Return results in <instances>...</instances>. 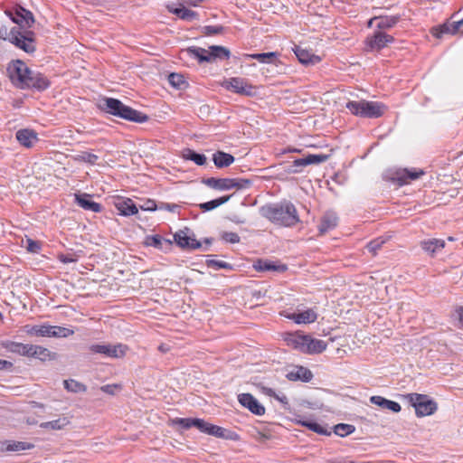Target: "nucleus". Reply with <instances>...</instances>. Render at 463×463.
Returning a JSON list of instances; mask_svg holds the SVG:
<instances>
[{
    "instance_id": "1",
    "label": "nucleus",
    "mask_w": 463,
    "mask_h": 463,
    "mask_svg": "<svg viewBox=\"0 0 463 463\" xmlns=\"http://www.w3.org/2000/svg\"><path fill=\"white\" fill-rule=\"evenodd\" d=\"M260 213L262 217L281 226L290 227L300 222L295 205L289 201L265 204Z\"/></svg>"
},
{
    "instance_id": "2",
    "label": "nucleus",
    "mask_w": 463,
    "mask_h": 463,
    "mask_svg": "<svg viewBox=\"0 0 463 463\" xmlns=\"http://www.w3.org/2000/svg\"><path fill=\"white\" fill-rule=\"evenodd\" d=\"M99 107L106 113L126 120L143 123L148 119V117L146 114L133 109L132 108L123 104L119 99L114 98L103 99Z\"/></svg>"
},
{
    "instance_id": "3",
    "label": "nucleus",
    "mask_w": 463,
    "mask_h": 463,
    "mask_svg": "<svg viewBox=\"0 0 463 463\" xmlns=\"http://www.w3.org/2000/svg\"><path fill=\"white\" fill-rule=\"evenodd\" d=\"M346 108L355 116L369 118H376L383 116L386 109L381 102L367 100L349 101L346 104Z\"/></svg>"
},
{
    "instance_id": "4",
    "label": "nucleus",
    "mask_w": 463,
    "mask_h": 463,
    "mask_svg": "<svg viewBox=\"0 0 463 463\" xmlns=\"http://www.w3.org/2000/svg\"><path fill=\"white\" fill-rule=\"evenodd\" d=\"M186 52L191 56L196 58L199 62H212L216 59L228 60L231 56L229 49L219 45H212L209 47V50L193 46L189 47Z\"/></svg>"
},
{
    "instance_id": "5",
    "label": "nucleus",
    "mask_w": 463,
    "mask_h": 463,
    "mask_svg": "<svg viewBox=\"0 0 463 463\" xmlns=\"http://www.w3.org/2000/svg\"><path fill=\"white\" fill-rule=\"evenodd\" d=\"M203 183L207 186L221 190L226 191L231 189L242 190L249 188L252 181L250 179L246 178H214L210 177L203 180Z\"/></svg>"
},
{
    "instance_id": "6",
    "label": "nucleus",
    "mask_w": 463,
    "mask_h": 463,
    "mask_svg": "<svg viewBox=\"0 0 463 463\" xmlns=\"http://www.w3.org/2000/svg\"><path fill=\"white\" fill-rule=\"evenodd\" d=\"M406 398L414 407L418 417L429 416L437 411V403L425 394L409 393Z\"/></svg>"
},
{
    "instance_id": "7",
    "label": "nucleus",
    "mask_w": 463,
    "mask_h": 463,
    "mask_svg": "<svg viewBox=\"0 0 463 463\" xmlns=\"http://www.w3.org/2000/svg\"><path fill=\"white\" fill-rule=\"evenodd\" d=\"M30 71L26 64L20 60L11 62L7 68L11 81L20 89L24 87V82L27 80Z\"/></svg>"
},
{
    "instance_id": "8",
    "label": "nucleus",
    "mask_w": 463,
    "mask_h": 463,
    "mask_svg": "<svg viewBox=\"0 0 463 463\" xmlns=\"http://www.w3.org/2000/svg\"><path fill=\"white\" fill-rule=\"evenodd\" d=\"M222 87L237 94L251 97L255 94V87L247 80L239 77L230 78L222 82Z\"/></svg>"
},
{
    "instance_id": "9",
    "label": "nucleus",
    "mask_w": 463,
    "mask_h": 463,
    "mask_svg": "<svg viewBox=\"0 0 463 463\" xmlns=\"http://www.w3.org/2000/svg\"><path fill=\"white\" fill-rule=\"evenodd\" d=\"M32 34V32H29L26 34H22L16 28H13L10 31L8 40L25 52L32 53L35 51L33 39L31 36Z\"/></svg>"
},
{
    "instance_id": "10",
    "label": "nucleus",
    "mask_w": 463,
    "mask_h": 463,
    "mask_svg": "<svg viewBox=\"0 0 463 463\" xmlns=\"http://www.w3.org/2000/svg\"><path fill=\"white\" fill-rule=\"evenodd\" d=\"M174 239L175 243L182 249L196 250L202 246L201 242L195 239L194 234H190V230L187 228L178 231L174 235Z\"/></svg>"
},
{
    "instance_id": "11",
    "label": "nucleus",
    "mask_w": 463,
    "mask_h": 463,
    "mask_svg": "<svg viewBox=\"0 0 463 463\" xmlns=\"http://www.w3.org/2000/svg\"><path fill=\"white\" fill-rule=\"evenodd\" d=\"M90 351L96 354H101L108 357L120 358L126 354L127 346L121 344L118 345H92L90 347Z\"/></svg>"
},
{
    "instance_id": "12",
    "label": "nucleus",
    "mask_w": 463,
    "mask_h": 463,
    "mask_svg": "<svg viewBox=\"0 0 463 463\" xmlns=\"http://www.w3.org/2000/svg\"><path fill=\"white\" fill-rule=\"evenodd\" d=\"M50 85L49 80L42 73L30 71L23 89H35L39 91L46 90Z\"/></svg>"
},
{
    "instance_id": "13",
    "label": "nucleus",
    "mask_w": 463,
    "mask_h": 463,
    "mask_svg": "<svg viewBox=\"0 0 463 463\" xmlns=\"http://www.w3.org/2000/svg\"><path fill=\"white\" fill-rule=\"evenodd\" d=\"M394 41L392 35H389L382 31L375 32L373 36L368 37L366 43L367 48L371 51L381 50Z\"/></svg>"
},
{
    "instance_id": "14",
    "label": "nucleus",
    "mask_w": 463,
    "mask_h": 463,
    "mask_svg": "<svg viewBox=\"0 0 463 463\" xmlns=\"http://www.w3.org/2000/svg\"><path fill=\"white\" fill-rule=\"evenodd\" d=\"M239 402L252 413L261 416L265 413V408L250 393H241L238 396Z\"/></svg>"
},
{
    "instance_id": "15",
    "label": "nucleus",
    "mask_w": 463,
    "mask_h": 463,
    "mask_svg": "<svg viewBox=\"0 0 463 463\" xmlns=\"http://www.w3.org/2000/svg\"><path fill=\"white\" fill-rule=\"evenodd\" d=\"M15 138L21 146L26 148L33 147L39 140L38 134L29 128L19 129L15 134Z\"/></svg>"
},
{
    "instance_id": "16",
    "label": "nucleus",
    "mask_w": 463,
    "mask_h": 463,
    "mask_svg": "<svg viewBox=\"0 0 463 463\" xmlns=\"http://www.w3.org/2000/svg\"><path fill=\"white\" fill-rule=\"evenodd\" d=\"M11 19L14 23L23 26V27H31L34 23V18L32 12L26 10L22 6H18L15 9V15L13 16L11 14Z\"/></svg>"
},
{
    "instance_id": "17",
    "label": "nucleus",
    "mask_w": 463,
    "mask_h": 463,
    "mask_svg": "<svg viewBox=\"0 0 463 463\" xmlns=\"http://www.w3.org/2000/svg\"><path fill=\"white\" fill-rule=\"evenodd\" d=\"M1 345L8 352L25 357H29L30 349H32L31 344H23L10 340L3 341L1 343Z\"/></svg>"
},
{
    "instance_id": "18",
    "label": "nucleus",
    "mask_w": 463,
    "mask_h": 463,
    "mask_svg": "<svg viewBox=\"0 0 463 463\" xmlns=\"http://www.w3.org/2000/svg\"><path fill=\"white\" fill-rule=\"evenodd\" d=\"M75 202L79 206L86 211L99 213L101 205L91 199V195L88 194H75Z\"/></svg>"
},
{
    "instance_id": "19",
    "label": "nucleus",
    "mask_w": 463,
    "mask_h": 463,
    "mask_svg": "<svg viewBox=\"0 0 463 463\" xmlns=\"http://www.w3.org/2000/svg\"><path fill=\"white\" fill-rule=\"evenodd\" d=\"M463 25V19L458 21H448L447 23L440 25L439 28L434 29L433 35L437 38L441 37L444 33L454 34L458 33Z\"/></svg>"
},
{
    "instance_id": "20",
    "label": "nucleus",
    "mask_w": 463,
    "mask_h": 463,
    "mask_svg": "<svg viewBox=\"0 0 463 463\" xmlns=\"http://www.w3.org/2000/svg\"><path fill=\"white\" fill-rule=\"evenodd\" d=\"M29 358L39 359L42 362L52 361L56 359V354L51 352L48 348L41 345H32Z\"/></svg>"
},
{
    "instance_id": "21",
    "label": "nucleus",
    "mask_w": 463,
    "mask_h": 463,
    "mask_svg": "<svg viewBox=\"0 0 463 463\" xmlns=\"http://www.w3.org/2000/svg\"><path fill=\"white\" fill-rule=\"evenodd\" d=\"M313 377V373L311 371L303 366H298L287 374V378L289 381H302L305 383H308L311 381Z\"/></svg>"
},
{
    "instance_id": "22",
    "label": "nucleus",
    "mask_w": 463,
    "mask_h": 463,
    "mask_svg": "<svg viewBox=\"0 0 463 463\" xmlns=\"http://www.w3.org/2000/svg\"><path fill=\"white\" fill-rule=\"evenodd\" d=\"M424 175L423 170L417 169H403L397 173V181L399 184H405L410 183L411 181L417 180L420 176Z\"/></svg>"
},
{
    "instance_id": "23",
    "label": "nucleus",
    "mask_w": 463,
    "mask_h": 463,
    "mask_svg": "<svg viewBox=\"0 0 463 463\" xmlns=\"http://www.w3.org/2000/svg\"><path fill=\"white\" fill-rule=\"evenodd\" d=\"M338 222V218L335 213L328 212L324 214L321 219L320 224L318 225V231L320 233L324 234L328 231L336 227Z\"/></svg>"
},
{
    "instance_id": "24",
    "label": "nucleus",
    "mask_w": 463,
    "mask_h": 463,
    "mask_svg": "<svg viewBox=\"0 0 463 463\" xmlns=\"http://www.w3.org/2000/svg\"><path fill=\"white\" fill-rule=\"evenodd\" d=\"M294 52L302 64H316L320 61V58L318 56L311 53L309 51L303 49L300 46H296Z\"/></svg>"
},
{
    "instance_id": "25",
    "label": "nucleus",
    "mask_w": 463,
    "mask_h": 463,
    "mask_svg": "<svg viewBox=\"0 0 463 463\" xmlns=\"http://www.w3.org/2000/svg\"><path fill=\"white\" fill-rule=\"evenodd\" d=\"M326 343L320 339L312 338L307 335V343L304 353L307 354H320L326 349Z\"/></svg>"
},
{
    "instance_id": "26",
    "label": "nucleus",
    "mask_w": 463,
    "mask_h": 463,
    "mask_svg": "<svg viewBox=\"0 0 463 463\" xmlns=\"http://www.w3.org/2000/svg\"><path fill=\"white\" fill-rule=\"evenodd\" d=\"M370 402L383 409L392 411L393 412L401 411V405L393 401L385 399L384 397L374 395L370 398Z\"/></svg>"
},
{
    "instance_id": "27",
    "label": "nucleus",
    "mask_w": 463,
    "mask_h": 463,
    "mask_svg": "<svg viewBox=\"0 0 463 463\" xmlns=\"http://www.w3.org/2000/svg\"><path fill=\"white\" fill-rule=\"evenodd\" d=\"M329 158L328 155L318 154V155H307L306 157L298 158L295 160V166H307L308 165H319L326 162Z\"/></svg>"
},
{
    "instance_id": "28",
    "label": "nucleus",
    "mask_w": 463,
    "mask_h": 463,
    "mask_svg": "<svg viewBox=\"0 0 463 463\" xmlns=\"http://www.w3.org/2000/svg\"><path fill=\"white\" fill-rule=\"evenodd\" d=\"M317 316L313 309H307L299 313H293L288 316V318L295 321L297 324H309L316 321Z\"/></svg>"
},
{
    "instance_id": "29",
    "label": "nucleus",
    "mask_w": 463,
    "mask_h": 463,
    "mask_svg": "<svg viewBox=\"0 0 463 463\" xmlns=\"http://www.w3.org/2000/svg\"><path fill=\"white\" fill-rule=\"evenodd\" d=\"M34 446L31 443L23 442V441H3L0 442V450L1 451H21L31 449Z\"/></svg>"
},
{
    "instance_id": "30",
    "label": "nucleus",
    "mask_w": 463,
    "mask_h": 463,
    "mask_svg": "<svg viewBox=\"0 0 463 463\" xmlns=\"http://www.w3.org/2000/svg\"><path fill=\"white\" fill-rule=\"evenodd\" d=\"M116 207L120 214L124 216L134 215L138 212L137 205L131 199L119 200L116 203Z\"/></svg>"
},
{
    "instance_id": "31",
    "label": "nucleus",
    "mask_w": 463,
    "mask_h": 463,
    "mask_svg": "<svg viewBox=\"0 0 463 463\" xmlns=\"http://www.w3.org/2000/svg\"><path fill=\"white\" fill-rule=\"evenodd\" d=\"M213 160L216 167L223 168L231 165L234 162V156L231 154L217 151L213 156Z\"/></svg>"
},
{
    "instance_id": "32",
    "label": "nucleus",
    "mask_w": 463,
    "mask_h": 463,
    "mask_svg": "<svg viewBox=\"0 0 463 463\" xmlns=\"http://www.w3.org/2000/svg\"><path fill=\"white\" fill-rule=\"evenodd\" d=\"M254 269L258 271H278L283 272L287 269L285 265H276L274 262L269 260H259L254 264Z\"/></svg>"
},
{
    "instance_id": "33",
    "label": "nucleus",
    "mask_w": 463,
    "mask_h": 463,
    "mask_svg": "<svg viewBox=\"0 0 463 463\" xmlns=\"http://www.w3.org/2000/svg\"><path fill=\"white\" fill-rule=\"evenodd\" d=\"M297 423L303 427L307 428L308 430H310L317 434L326 435V436L331 435L330 430H327L325 427L321 426L320 424H318L315 421L299 419V420H297Z\"/></svg>"
},
{
    "instance_id": "34",
    "label": "nucleus",
    "mask_w": 463,
    "mask_h": 463,
    "mask_svg": "<svg viewBox=\"0 0 463 463\" xmlns=\"http://www.w3.org/2000/svg\"><path fill=\"white\" fill-rule=\"evenodd\" d=\"M400 20L399 16L393 15V16H380V17H374L373 19H371L369 22V24H371L373 21H378L376 26L383 30V29H389L393 27Z\"/></svg>"
},
{
    "instance_id": "35",
    "label": "nucleus",
    "mask_w": 463,
    "mask_h": 463,
    "mask_svg": "<svg viewBox=\"0 0 463 463\" xmlns=\"http://www.w3.org/2000/svg\"><path fill=\"white\" fill-rule=\"evenodd\" d=\"M444 246L445 241L443 240L439 239H432L421 242L422 249L430 254H434L439 250L443 249Z\"/></svg>"
},
{
    "instance_id": "36",
    "label": "nucleus",
    "mask_w": 463,
    "mask_h": 463,
    "mask_svg": "<svg viewBox=\"0 0 463 463\" xmlns=\"http://www.w3.org/2000/svg\"><path fill=\"white\" fill-rule=\"evenodd\" d=\"M232 196V194L226 195V196H222L220 198H217V199L206 202V203H200L199 207L203 212H209V211H212V210L221 206L222 204H224L225 203H227L231 199Z\"/></svg>"
},
{
    "instance_id": "37",
    "label": "nucleus",
    "mask_w": 463,
    "mask_h": 463,
    "mask_svg": "<svg viewBox=\"0 0 463 463\" xmlns=\"http://www.w3.org/2000/svg\"><path fill=\"white\" fill-rule=\"evenodd\" d=\"M169 11L183 20L192 21L197 18L198 14L194 11L186 8L184 5L176 8H169Z\"/></svg>"
},
{
    "instance_id": "38",
    "label": "nucleus",
    "mask_w": 463,
    "mask_h": 463,
    "mask_svg": "<svg viewBox=\"0 0 463 463\" xmlns=\"http://www.w3.org/2000/svg\"><path fill=\"white\" fill-rule=\"evenodd\" d=\"M208 435H212L217 438L222 439H232V432L222 427L209 424L207 433Z\"/></svg>"
},
{
    "instance_id": "39",
    "label": "nucleus",
    "mask_w": 463,
    "mask_h": 463,
    "mask_svg": "<svg viewBox=\"0 0 463 463\" xmlns=\"http://www.w3.org/2000/svg\"><path fill=\"white\" fill-rule=\"evenodd\" d=\"M70 423V420L66 418H59L54 420L43 422L40 424L42 429H52V430H61Z\"/></svg>"
},
{
    "instance_id": "40",
    "label": "nucleus",
    "mask_w": 463,
    "mask_h": 463,
    "mask_svg": "<svg viewBox=\"0 0 463 463\" xmlns=\"http://www.w3.org/2000/svg\"><path fill=\"white\" fill-rule=\"evenodd\" d=\"M287 341L288 345H291L294 348L300 350L304 353L307 343V335H291Z\"/></svg>"
},
{
    "instance_id": "41",
    "label": "nucleus",
    "mask_w": 463,
    "mask_h": 463,
    "mask_svg": "<svg viewBox=\"0 0 463 463\" xmlns=\"http://www.w3.org/2000/svg\"><path fill=\"white\" fill-rule=\"evenodd\" d=\"M25 328H26L25 331L28 335H39V336H49L51 326L50 325H42V326H26Z\"/></svg>"
},
{
    "instance_id": "42",
    "label": "nucleus",
    "mask_w": 463,
    "mask_h": 463,
    "mask_svg": "<svg viewBox=\"0 0 463 463\" xmlns=\"http://www.w3.org/2000/svg\"><path fill=\"white\" fill-rule=\"evenodd\" d=\"M168 82L177 90H184L188 85L184 77L179 73H170L168 75Z\"/></svg>"
},
{
    "instance_id": "43",
    "label": "nucleus",
    "mask_w": 463,
    "mask_h": 463,
    "mask_svg": "<svg viewBox=\"0 0 463 463\" xmlns=\"http://www.w3.org/2000/svg\"><path fill=\"white\" fill-rule=\"evenodd\" d=\"M184 157L194 162L198 165H203L206 163V156L203 154H199L192 149H187L184 154Z\"/></svg>"
},
{
    "instance_id": "44",
    "label": "nucleus",
    "mask_w": 463,
    "mask_h": 463,
    "mask_svg": "<svg viewBox=\"0 0 463 463\" xmlns=\"http://www.w3.org/2000/svg\"><path fill=\"white\" fill-rule=\"evenodd\" d=\"M73 330L58 326H51V330L49 333V337H68L73 335Z\"/></svg>"
},
{
    "instance_id": "45",
    "label": "nucleus",
    "mask_w": 463,
    "mask_h": 463,
    "mask_svg": "<svg viewBox=\"0 0 463 463\" xmlns=\"http://www.w3.org/2000/svg\"><path fill=\"white\" fill-rule=\"evenodd\" d=\"M163 243H165L167 246H170L172 242L168 240H164L160 235H152L147 236L146 238V244L147 246H152L156 249H162Z\"/></svg>"
},
{
    "instance_id": "46",
    "label": "nucleus",
    "mask_w": 463,
    "mask_h": 463,
    "mask_svg": "<svg viewBox=\"0 0 463 463\" xmlns=\"http://www.w3.org/2000/svg\"><path fill=\"white\" fill-rule=\"evenodd\" d=\"M277 52H262V53H253L249 54L248 57L251 59H255L261 63H272L274 60L277 58Z\"/></svg>"
},
{
    "instance_id": "47",
    "label": "nucleus",
    "mask_w": 463,
    "mask_h": 463,
    "mask_svg": "<svg viewBox=\"0 0 463 463\" xmlns=\"http://www.w3.org/2000/svg\"><path fill=\"white\" fill-rule=\"evenodd\" d=\"M63 383L64 388L71 392H84L87 390L86 386L83 383L72 379L65 380Z\"/></svg>"
},
{
    "instance_id": "48",
    "label": "nucleus",
    "mask_w": 463,
    "mask_h": 463,
    "mask_svg": "<svg viewBox=\"0 0 463 463\" xmlns=\"http://www.w3.org/2000/svg\"><path fill=\"white\" fill-rule=\"evenodd\" d=\"M355 430L354 426L350 424L339 423L334 427V432L337 436L345 437Z\"/></svg>"
},
{
    "instance_id": "49",
    "label": "nucleus",
    "mask_w": 463,
    "mask_h": 463,
    "mask_svg": "<svg viewBox=\"0 0 463 463\" xmlns=\"http://www.w3.org/2000/svg\"><path fill=\"white\" fill-rule=\"evenodd\" d=\"M99 159V156L90 152H81L75 156V160L78 162H84L90 165H95Z\"/></svg>"
},
{
    "instance_id": "50",
    "label": "nucleus",
    "mask_w": 463,
    "mask_h": 463,
    "mask_svg": "<svg viewBox=\"0 0 463 463\" xmlns=\"http://www.w3.org/2000/svg\"><path fill=\"white\" fill-rule=\"evenodd\" d=\"M193 418H175L172 420L173 425L180 426L184 430H188L193 427Z\"/></svg>"
},
{
    "instance_id": "51",
    "label": "nucleus",
    "mask_w": 463,
    "mask_h": 463,
    "mask_svg": "<svg viewBox=\"0 0 463 463\" xmlns=\"http://www.w3.org/2000/svg\"><path fill=\"white\" fill-rule=\"evenodd\" d=\"M383 243L384 240H383L382 238H378L370 241L367 244L366 248L373 255H375L377 253V250L382 247Z\"/></svg>"
},
{
    "instance_id": "52",
    "label": "nucleus",
    "mask_w": 463,
    "mask_h": 463,
    "mask_svg": "<svg viewBox=\"0 0 463 463\" xmlns=\"http://www.w3.org/2000/svg\"><path fill=\"white\" fill-rule=\"evenodd\" d=\"M193 427L198 429L203 433H207L209 422L205 421L203 419H194V422H192Z\"/></svg>"
},
{
    "instance_id": "53",
    "label": "nucleus",
    "mask_w": 463,
    "mask_h": 463,
    "mask_svg": "<svg viewBox=\"0 0 463 463\" xmlns=\"http://www.w3.org/2000/svg\"><path fill=\"white\" fill-rule=\"evenodd\" d=\"M222 239L230 243H238L240 236L236 232H225L222 234Z\"/></svg>"
},
{
    "instance_id": "54",
    "label": "nucleus",
    "mask_w": 463,
    "mask_h": 463,
    "mask_svg": "<svg viewBox=\"0 0 463 463\" xmlns=\"http://www.w3.org/2000/svg\"><path fill=\"white\" fill-rule=\"evenodd\" d=\"M268 394L269 396H272L274 397L275 399H277L279 402H280L282 404H283V407L284 409H288V400L287 398V396L283 393L281 394H277L273 390L269 389V392H268Z\"/></svg>"
},
{
    "instance_id": "55",
    "label": "nucleus",
    "mask_w": 463,
    "mask_h": 463,
    "mask_svg": "<svg viewBox=\"0 0 463 463\" xmlns=\"http://www.w3.org/2000/svg\"><path fill=\"white\" fill-rule=\"evenodd\" d=\"M207 265L209 267H215L216 269H232L231 264L221 261V260H207Z\"/></svg>"
},
{
    "instance_id": "56",
    "label": "nucleus",
    "mask_w": 463,
    "mask_h": 463,
    "mask_svg": "<svg viewBox=\"0 0 463 463\" xmlns=\"http://www.w3.org/2000/svg\"><path fill=\"white\" fill-rule=\"evenodd\" d=\"M223 27L222 26H213V25H208L203 27V33L206 35H215L219 34L222 32Z\"/></svg>"
},
{
    "instance_id": "57",
    "label": "nucleus",
    "mask_w": 463,
    "mask_h": 463,
    "mask_svg": "<svg viewBox=\"0 0 463 463\" xmlns=\"http://www.w3.org/2000/svg\"><path fill=\"white\" fill-rule=\"evenodd\" d=\"M27 243H28V245H27L28 251L33 252V253H36L39 251V250L41 248L39 242L28 239Z\"/></svg>"
},
{
    "instance_id": "58",
    "label": "nucleus",
    "mask_w": 463,
    "mask_h": 463,
    "mask_svg": "<svg viewBox=\"0 0 463 463\" xmlns=\"http://www.w3.org/2000/svg\"><path fill=\"white\" fill-rule=\"evenodd\" d=\"M59 260L64 264L77 261V259L72 254H61Z\"/></svg>"
},
{
    "instance_id": "59",
    "label": "nucleus",
    "mask_w": 463,
    "mask_h": 463,
    "mask_svg": "<svg viewBox=\"0 0 463 463\" xmlns=\"http://www.w3.org/2000/svg\"><path fill=\"white\" fill-rule=\"evenodd\" d=\"M303 166H295V161L289 165L285 166L284 171L287 174H297L302 171Z\"/></svg>"
},
{
    "instance_id": "60",
    "label": "nucleus",
    "mask_w": 463,
    "mask_h": 463,
    "mask_svg": "<svg viewBox=\"0 0 463 463\" xmlns=\"http://www.w3.org/2000/svg\"><path fill=\"white\" fill-rule=\"evenodd\" d=\"M117 388H118V386L116 384H107V385L101 386L100 390L105 393L112 395V394H114V392Z\"/></svg>"
},
{
    "instance_id": "61",
    "label": "nucleus",
    "mask_w": 463,
    "mask_h": 463,
    "mask_svg": "<svg viewBox=\"0 0 463 463\" xmlns=\"http://www.w3.org/2000/svg\"><path fill=\"white\" fill-rule=\"evenodd\" d=\"M13 367V363L7 360L0 359V371L10 370Z\"/></svg>"
},
{
    "instance_id": "62",
    "label": "nucleus",
    "mask_w": 463,
    "mask_h": 463,
    "mask_svg": "<svg viewBox=\"0 0 463 463\" xmlns=\"http://www.w3.org/2000/svg\"><path fill=\"white\" fill-rule=\"evenodd\" d=\"M141 208L144 209V210H147V211H155L156 208V203L154 201H148L146 203V206H142Z\"/></svg>"
},
{
    "instance_id": "63",
    "label": "nucleus",
    "mask_w": 463,
    "mask_h": 463,
    "mask_svg": "<svg viewBox=\"0 0 463 463\" xmlns=\"http://www.w3.org/2000/svg\"><path fill=\"white\" fill-rule=\"evenodd\" d=\"M203 0H184L188 5L197 6Z\"/></svg>"
},
{
    "instance_id": "64",
    "label": "nucleus",
    "mask_w": 463,
    "mask_h": 463,
    "mask_svg": "<svg viewBox=\"0 0 463 463\" xmlns=\"http://www.w3.org/2000/svg\"><path fill=\"white\" fill-rule=\"evenodd\" d=\"M458 319H459V323L461 324V326H463V307H461L459 310H458Z\"/></svg>"
}]
</instances>
